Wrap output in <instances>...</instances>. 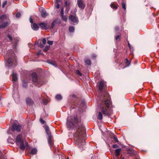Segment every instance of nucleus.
Segmentation results:
<instances>
[{"instance_id":"f257e3e1","label":"nucleus","mask_w":159,"mask_h":159,"mask_svg":"<svg viewBox=\"0 0 159 159\" xmlns=\"http://www.w3.org/2000/svg\"><path fill=\"white\" fill-rule=\"evenodd\" d=\"M66 124L69 130L75 129L76 130L74 135V139L77 142L79 147L83 150L85 148V141L82 139L85 131L82 123L76 116H70L67 117Z\"/></svg>"},{"instance_id":"f03ea898","label":"nucleus","mask_w":159,"mask_h":159,"mask_svg":"<svg viewBox=\"0 0 159 159\" xmlns=\"http://www.w3.org/2000/svg\"><path fill=\"white\" fill-rule=\"evenodd\" d=\"M110 97L109 94L107 92H105L104 94L102 95L99 98V101L102 102V104L105 103L106 107L108 108L111 105V102L110 100ZM102 105L100 106L101 110L103 114L109 116L111 112L109 109H106L104 108V106Z\"/></svg>"},{"instance_id":"7ed1b4c3","label":"nucleus","mask_w":159,"mask_h":159,"mask_svg":"<svg viewBox=\"0 0 159 159\" xmlns=\"http://www.w3.org/2000/svg\"><path fill=\"white\" fill-rule=\"evenodd\" d=\"M13 52L11 50H8L7 55V56L5 57V59L7 57H9L7 61V63L9 66L12 67H15L17 65L16 58L15 56H13Z\"/></svg>"},{"instance_id":"20e7f679","label":"nucleus","mask_w":159,"mask_h":159,"mask_svg":"<svg viewBox=\"0 0 159 159\" xmlns=\"http://www.w3.org/2000/svg\"><path fill=\"white\" fill-rule=\"evenodd\" d=\"M16 143L17 144L20 145V148L22 150L25 149V146H28V142L25 140L22 139V136L21 134H19L17 136Z\"/></svg>"},{"instance_id":"39448f33","label":"nucleus","mask_w":159,"mask_h":159,"mask_svg":"<svg viewBox=\"0 0 159 159\" xmlns=\"http://www.w3.org/2000/svg\"><path fill=\"white\" fill-rule=\"evenodd\" d=\"M32 78L33 83L35 85L37 84L42 85L44 84L43 80L39 78L35 73L32 74Z\"/></svg>"},{"instance_id":"423d86ee","label":"nucleus","mask_w":159,"mask_h":159,"mask_svg":"<svg viewBox=\"0 0 159 159\" xmlns=\"http://www.w3.org/2000/svg\"><path fill=\"white\" fill-rule=\"evenodd\" d=\"M44 129L48 135V143L50 145H51L52 143V135H51V132L49 130V128L48 126L45 125L44 126Z\"/></svg>"},{"instance_id":"0eeeda50","label":"nucleus","mask_w":159,"mask_h":159,"mask_svg":"<svg viewBox=\"0 0 159 159\" xmlns=\"http://www.w3.org/2000/svg\"><path fill=\"white\" fill-rule=\"evenodd\" d=\"M21 126L19 125H17L16 123H14L12 127L11 128V130L12 131L16 130L17 132H19L20 131Z\"/></svg>"},{"instance_id":"6e6552de","label":"nucleus","mask_w":159,"mask_h":159,"mask_svg":"<svg viewBox=\"0 0 159 159\" xmlns=\"http://www.w3.org/2000/svg\"><path fill=\"white\" fill-rule=\"evenodd\" d=\"M2 24L0 25V29H3L7 27L9 25L10 23V20H8L5 21H1Z\"/></svg>"},{"instance_id":"1a4fd4ad","label":"nucleus","mask_w":159,"mask_h":159,"mask_svg":"<svg viewBox=\"0 0 159 159\" xmlns=\"http://www.w3.org/2000/svg\"><path fill=\"white\" fill-rule=\"evenodd\" d=\"M69 19L71 21L74 22L78 21L77 18L75 14L72 13V11L71 12V14L69 16Z\"/></svg>"},{"instance_id":"9d476101","label":"nucleus","mask_w":159,"mask_h":159,"mask_svg":"<svg viewBox=\"0 0 159 159\" xmlns=\"http://www.w3.org/2000/svg\"><path fill=\"white\" fill-rule=\"evenodd\" d=\"M77 3L79 7L81 9L83 10L85 6V4L82 0H78Z\"/></svg>"},{"instance_id":"9b49d317","label":"nucleus","mask_w":159,"mask_h":159,"mask_svg":"<svg viewBox=\"0 0 159 159\" xmlns=\"http://www.w3.org/2000/svg\"><path fill=\"white\" fill-rule=\"evenodd\" d=\"M39 11L41 12V15L43 18H45L48 15V14L47 13L46 10L42 7L39 8Z\"/></svg>"},{"instance_id":"f8f14e48","label":"nucleus","mask_w":159,"mask_h":159,"mask_svg":"<svg viewBox=\"0 0 159 159\" xmlns=\"http://www.w3.org/2000/svg\"><path fill=\"white\" fill-rule=\"evenodd\" d=\"M39 26L42 28V29L47 30L49 27V26L47 23L44 22H41L39 24Z\"/></svg>"},{"instance_id":"ddd939ff","label":"nucleus","mask_w":159,"mask_h":159,"mask_svg":"<svg viewBox=\"0 0 159 159\" xmlns=\"http://www.w3.org/2000/svg\"><path fill=\"white\" fill-rule=\"evenodd\" d=\"M12 97L14 100L16 101H18L19 100V95L18 92L16 91V93H14V92H13L12 94Z\"/></svg>"},{"instance_id":"4468645a","label":"nucleus","mask_w":159,"mask_h":159,"mask_svg":"<svg viewBox=\"0 0 159 159\" xmlns=\"http://www.w3.org/2000/svg\"><path fill=\"white\" fill-rule=\"evenodd\" d=\"M0 19L1 21H7L8 20H10L8 16L6 14L2 15L0 17Z\"/></svg>"},{"instance_id":"2eb2a0df","label":"nucleus","mask_w":159,"mask_h":159,"mask_svg":"<svg viewBox=\"0 0 159 159\" xmlns=\"http://www.w3.org/2000/svg\"><path fill=\"white\" fill-rule=\"evenodd\" d=\"M105 85V82L103 81H101L99 85V89L101 91L102 90Z\"/></svg>"},{"instance_id":"dca6fc26","label":"nucleus","mask_w":159,"mask_h":159,"mask_svg":"<svg viewBox=\"0 0 159 159\" xmlns=\"http://www.w3.org/2000/svg\"><path fill=\"white\" fill-rule=\"evenodd\" d=\"M26 102L27 104L29 105H32L34 103L33 101L30 98H26Z\"/></svg>"},{"instance_id":"f3484780","label":"nucleus","mask_w":159,"mask_h":159,"mask_svg":"<svg viewBox=\"0 0 159 159\" xmlns=\"http://www.w3.org/2000/svg\"><path fill=\"white\" fill-rule=\"evenodd\" d=\"M31 27L32 29L34 30H37L39 29V26L38 25L35 23H33L31 25Z\"/></svg>"},{"instance_id":"a211bd4d","label":"nucleus","mask_w":159,"mask_h":159,"mask_svg":"<svg viewBox=\"0 0 159 159\" xmlns=\"http://www.w3.org/2000/svg\"><path fill=\"white\" fill-rule=\"evenodd\" d=\"M17 78L16 74L13 73L12 75V80L13 82L16 81Z\"/></svg>"},{"instance_id":"6ab92c4d","label":"nucleus","mask_w":159,"mask_h":159,"mask_svg":"<svg viewBox=\"0 0 159 159\" xmlns=\"http://www.w3.org/2000/svg\"><path fill=\"white\" fill-rule=\"evenodd\" d=\"M37 152V150L36 148H33L31 150L30 153L33 155H34Z\"/></svg>"},{"instance_id":"aec40b11","label":"nucleus","mask_w":159,"mask_h":159,"mask_svg":"<svg viewBox=\"0 0 159 159\" xmlns=\"http://www.w3.org/2000/svg\"><path fill=\"white\" fill-rule=\"evenodd\" d=\"M121 150V148L116 149L115 150V152L116 155L117 156H118L119 155V154H120V152Z\"/></svg>"},{"instance_id":"412c9836","label":"nucleus","mask_w":159,"mask_h":159,"mask_svg":"<svg viewBox=\"0 0 159 159\" xmlns=\"http://www.w3.org/2000/svg\"><path fill=\"white\" fill-rule=\"evenodd\" d=\"M85 65H89L91 64V61L89 59H86L85 61Z\"/></svg>"},{"instance_id":"4be33fe9","label":"nucleus","mask_w":159,"mask_h":159,"mask_svg":"<svg viewBox=\"0 0 159 159\" xmlns=\"http://www.w3.org/2000/svg\"><path fill=\"white\" fill-rule=\"evenodd\" d=\"M69 30L70 32H73L74 31V28L73 26H70L69 27Z\"/></svg>"},{"instance_id":"5701e85b","label":"nucleus","mask_w":159,"mask_h":159,"mask_svg":"<svg viewBox=\"0 0 159 159\" xmlns=\"http://www.w3.org/2000/svg\"><path fill=\"white\" fill-rule=\"evenodd\" d=\"M56 98L57 100H60L62 99V97L60 94H57L56 96Z\"/></svg>"},{"instance_id":"b1692460","label":"nucleus","mask_w":159,"mask_h":159,"mask_svg":"<svg viewBox=\"0 0 159 159\" xmlns=\"http://www.w3.org/2000/svg\"><path fill=\"white\" fill-rule=\"evenodd\" d=\"M56 23L57 22L56 20H54L53 22H52V23L50 28L52 29H53Z\"/></svg>"},{"instance_id":"393cba45","label":"nucleus","mask_w":159,"mask_h":159,"mask_svg":"<svg viewBox=\"0 0 159 159\" xmlns=\"http://www.w3.org/2000/svg\"><path fill=\"white\" fill-rule=\"evenodd\" d=\"M98 118L99 120H101L102 118V115L100 112H99Z\"/></svg>"},{"instance_id":"a878e982","label":"nucleus","mask_w":159,"mask_h":159,"mask_svg":"<svg viewBox=\"0 0 159 159\" xmlns=\"http://www.w3.org/2000/svg\"><path fill=\"white\" fill-rule=\"evenodd\" d=\"M47 62L48 63L52 65L53 66H55V63L52 61L50 60H48L47 61Z\"/></svg>"},{"instance_id":"bb28decb","label":"nucleus","mask_w":159,"mask_h":159,"mask_svg":"<svg viewBox=\"0 0 159 159\" xmlns=\"http://www.w3.org/2000/svg\"><path fill=\"white\" fill-rule=\"evenodd\" d=\"M122 7L125 10H126V4L124 2H122L121 3Z\"/></svg>"},{"instance_id":"cd10ccee","label":"nucleus","mask_w":159,"mask_h":159,"mask_svg":"<svg viewBox=\"0 0 159 159\" xmlns=\"http://www.w3.org/2000/svg\"><path fill=\"white\" fill-rule=\"evenodd\" d=\"M110 6L111 7V8L114 9H116L117 8V7L116 6H115L114 4H111L110 5Z\"/></svg>"},{"instance_id":"c85d7f7f","label":"nucleus","mask_w":159,"mask_h":159,"mask_svg":"<svg viewBox=\"0 0 159 159\" xmlns=\"http://www.w3.org/2000/svg\"><path fill=\"white\" fill-rule=\"evenodd\" d=\"M61 19L65 21H66L67 19V17L66 16H64V15H63L62 16H61Z\"/></svg>"},{"instance_id":"c756f323","label":"nucleus","mask_w":159,"mask_h":159,"mask_svg":"<svg viewBox=\"0 0 159 159\" xmlns=\"http://www.w3.org/2000/svg\"><path fill=\"white\" fill-rule=\"evenodd\" d=\"M75 73L80 76H81L82 75V74L78 70H76Z\"/></svg>"},{"instance_id":"7c9ffc66","label":"nucleus","mask_w":159,"mask_h":159,"mask_svg":"<svg viewBox=\"0 0 159 159\" xmlns=\"http://www.w3.org/2000/svg\"><path fill=\"white\" fill-rule=\"evenodd\" d=\"M50 48L49 46H48L46 47L44 49V51L45 52H47Z\"/></svg>"},{"instance_id":"2f4dec72","label":"nucleus","mask_w":159,"mask_h":159,"mask_svg":"<svg viewBox=\"0 0 159 159\" xmlns=\"http://www.w3.org/2000/svg\"><path fill=\"white\" fill-rule=\"evenodd\" d=\"M64 15V9L63 8H62L61 9V11L60 12V16H62Z\"/></svg>"},{"instance_id":"473e14b6","label":"nucleus","mask_w":159,"mask_h":159,"mask_svg":"<svg viewBox=\"0 0 159 159\" xmlns=\"http://www.w3.org/2000/svg\"><path fill=\"white\" fill-rule=\"evenodd\" d=\"M125 62L127 64V66H128L129 65L130 63L129 62L128 60L127 59H126L125 60Z\"/></svg>"},{"instance_id":"72a5a7b5","label":"nucleus","mask_w":159,"mask_h":159,"mask_svg":"<svg viewBox=\"0 0 159 159\" xmlns=\"http://www.w3.org/2000/svg\"><path fill=\"white\" fill-rule=\"evenodd\" d=\"M113 138L114 139L115 141L116 142L118 143L119 142V141L117 139V138L116 137V136L115 135H114L113 136Z\"/></svg>"},{"instance_id":"f704fd0d","label":"nucleus","mask_w":159,"mask_h":159,"mask_svg":"<svg viewBox=\"0 0 159 159\" xmlns=\"http://www.w3.org/2000/svg\"><path fill=\"white\" fill-rule=\"evenodd\" d=\"M43 102L44 105H46L48 103V100L46 99H43Z\"/></svg>"},{"instance_id":"c9c22d12","label":"nucleus","mask_w":159,"mask_h":159,"mask_svg":"<svg viewBox=\"0 0 159 159\" xmlns=\"http://www.w3.org/2000/svg\"><path fill=\"white\" fill-rule=\"evenodd\" d=\"M21 16V14L20 12H17L16 15V17L17 18Z\"/></svg>"},{"instance_id":"e433bc0d","label":"nucleus","mask_w":159,"mask_h":159,"mask_svg":"<svg viewBox=\"0 0 159 159\" xmlns=\"http://www.w3.org/2000/svg\"><path fill=\"white\" fill-rule=\"evenodd\" d=\"M7 1H5L2 4V8H4V7L7 4Z\"/></svg>"},{"instance_id":"4c0bfd02","label":"nucleus","mask_w":159,"mask_h":159,"mask_svg":"<svg viewBox=\"0 0 159 159\" xmlns=\"http://www.w3.org/2000/svg\"><path fill=\"white\" fill-rule=\"evenodd\" d=\"M42 43L43 45L46 44V39L45 38H44L42 40Z\"/></svg>"},{"instance_id":"58836bf2","label":"nucleus","mask_w":159,"mask_h":159,"mask_svg":"<svg viewBox=\"0 0 159 159\" xmlns=\"http://www.w3.org/2000/svg\"><path fill=\"white\" fill-rule=\"evenodd\" d=\"M47 43L50 45H52L53 44V42L52 41H48Z\"/></svg>"},{"instance_id":"ea45409f","label":"nucleus","mask_w":159,"mask_h":159,"mask_svg":"<svg viewBox=\"0 0 159 159\" xmlns=\"http://www.w3.org/2000/svg\"><path fill=\"white\" fill-rule=\"evenodd\" d=\"M23 85L25 88L27 87L28 86L27 83H25L24 82H23Z\"/></svg>"},{"instance_id":"a19ab883","label":"nucleus","mask_w":159,"mask_h":159,"mask_svg":"<svg viewBox=\"0 0 159 159\" xmlns=\"http://www.w3.org/2000/svg\"><path fill=\"white\" fill-rule=\"evenodd\" d=\"M40 121L41 124H43L45 123V121L42 118H41L40 119Z\"/></svg>"},{"instance_id":"79ce46f5","label":"nucleus","mask_w":159,"mask_h":159,"mask_svg":"<svg viewBox=\"0 0 159 159\" xmlns=\"http://www.w3.org/2000/svg\"><path fill=\"white\" fill-rule=\"evenodd\" d=\"M7 37L9 39V40L10 41H12V37L10 35L8 34L7 35Z\"/></svg>"},{"instance_id":"37998d69","label":"nucleus","mask_w":159,"mask_h":159,"mask_svg":"<svg viewBox=\"0 0 159 159\" xmlns=\"http://www.w3.org/2000/svg\"><path fill=\"white\" fill-rule=\"evenodd\" d=\"M128 45L129 47L131 50H132L133 49V47H132V46H131L129 42H128Z\"/></svg>"},{"instance_id":"c03bdc74","label":"nucleus","mask_w":159,"mask_h":159,"mask_svg":"<svg viewBox=\"0 0 159 159\" xmlns=\"http://www.w3.org/2000/svg\"><path fill=\"white\" fill-rule=\"evenodd\" d=\"M2 153L1 151H0V159H6L5 157H3V159H2Z\"/></svg>"},{"instance_id":"a18cd8bd","label":"nucleus","mask_w":159,"mask_h":159,"mask_svg":"<svg viewBox=\"0 0 159 159\" xmlns=\"http://www.w3.org/2000/svg\"><path fill=\"white\" fill-rule=\"evenodd\" d=\"M118 147V146L116 144H114V145H113L112 148H117Z\"/></svg>"},{"instance_id":"49530a36","label":"nucleus","mask_w":159,"mask_h":159,"mask_svg":"<svg viewBox=\"0 0 159 159\" xmlns=\"http://www.w3.org/2000/svg\"><path fill=\"white\" fill-rule=\"evenodd\" d=\"M30 21L31 23H32L33 22V20L31 17H30Z\"/></svg>"},{"instance_id":"de8ad7c7","label":"nucleus","mask_w":159,"mask_h":159,"mask_svg":"<svg viewBox=\"0 0 159 159\" xmlns=\"http://www.w3.org/2000/svg\"><path fill=\"white\" fill-rule=\"evenodd\" d=\"M119 26H116L115 27V30L116 31H117L119 30Z\"/></svg>"},{"instance_id":"09e8293b","label":"nucleus","mask_w":159,"mask_h":159,"mask_svg":"<svg viewBox=\"0 0 159 159\" xmlns=\"http://www.w3.org/2000/svg\"><path fill=\"white\" fill-rule=\"evenodd\" d=\"M57 6H56V8L57 9H59L60 7V5L58 3H57Z\"/></svg>"},{"instance_id":"8fccbe9b","label":"nucleus","mask_w":159,"mask_h":159,"mask_svg":"<svg viewBox=\"0 0 159 159\" xmlns=\"http://www.w3.org/2000/svg\"><path fill=\"white\" fill-rule=\"evenodd\" d=\"M120 35H118V36H116L115 38L117 40V39H118L120 37Z\"/></svg>"},{"instance_id":"3c124183","label":"nucleus","mask_w":159,"mask_h":159,"mask_svg":"<svg viewBox=\"0 0 159 159\" xmlns=\"http://www.w3.org/2000/svg\"><path fill=\"white\" fill-rule=\"evenodd\" d=\"M61 1V0H56V2L57 3H58L60 2Z\"/></svg>"},{"instance_id":"603ef678","label":"nucleus","mask_w":159,"mask_h":159,"mask_svg":"<svg viewBox=\"0 0 159 159\" xmlns=\"http://www.w3.org/2000/svg\"><path fill=\"white\" fill-rule=\"evenodd\" d=\"M67 1L65 2L64 6L65 7H66L67 6Z\"/></svg>"},{"instance_id":"864d4df0","label":"nucleus","mask_w":159,"mask_h":159,"mask_svg":"<svg viewBox=\"0 0 159 159\" xmlns=\"http://www.w3.org/2000/svg\"><path fill=\"white\" fill-rule=\"evenodd\" d=\"M69 10V8H68V7H67L66 9V12H68Z\"/></svg>"},{"instance_id":"5fc2aeb1","label":"nucleus","mask_w":159,"mask_h":159,"mask_svg":"<svg viewBox=\"0 0 159 159\" xmlns=\"http://www.w3.org/2000/svg\"><path fill=\"white\" fill-rule=\"evenodd\" d=\"M77 10L76 8H75V9L74 10L73 12L75 13H75L77 11Z\"/></svg>"},{"instance_id":"6e6d98bb","label":"nucleus","mask_w":159,"mask_h":159,"mask_svg":"<svg viewBox=\"0 0 159 159\" xmlns=\"http://www.w3.org/2000/svg\"><path fill=\"white\" fill-rule=\"evenodd\" d=\"M92 56L93 57V58H95L96 57V56L94 54L92 55Z\"/></svg>"},{"instance_id":"4d7b16f0","label":"nucleus","mask_w":159,"mask_h":159,"mask_svg":"<svg viewBox=\"0 0 159 159\" xmlns=\"http://www.w3.org/2000/svg\"><path fill=\"white\" fill-rule=\"evenodd\" d=\"M40 54V52H38L37 53V55H39Z\"/></svg>"},{"instance_id":"13d9d810","label":"nucleus","mask_w":159,"mask_h":159,"mask_svg":"<svg viewBox=\"0 0 159 159\" xmlns=\"http://www.w3.org/2000/svg\"><path fill=\"white\" fill-rule=\"evenodd\" d=\"M40 47L42 48V47H43V45L41 44L40 46Z\"/></svg>"},{"instance_id":"bf43d9fd","label":"nucleus","mask_w":159,"mask_h":159,"mask_svg":"<svg viewBox=\"0 0 159 159\" xmlns=\"http://www.w3.org/2000/svg\"><path fill=\"white\" fill-rule=\"evenodd\" d=\"M17 41H16V43H15L16 45H17Z\"/></svg>"},{"instance_id":"052dcab7","label":"nucleus","mask_w":159,"mask_h":159,"mask_svg":"<svg viewBox=\"0 0 159 159\" xmlns=\"http://www.w3.org/2000/svg\"><path fill=\"white\" fill-rule=\"evenodd\" d=\"M120 159H124V157L121 158Z\"/></svg>"},{"instance_id":"680f3d73","label":"nucleus","mask_w":159,"mask_h":159,"mask_svg":"<svg viewBox=\"0 0 159 159\" xmlns=\"http://www.w3.org/2000/svg\"><path fill=\"white\" fill-rule=\"evenodd\" d=\"M67 159H69V157H68L67 158Z\"/></svg>"}]
</instances>
